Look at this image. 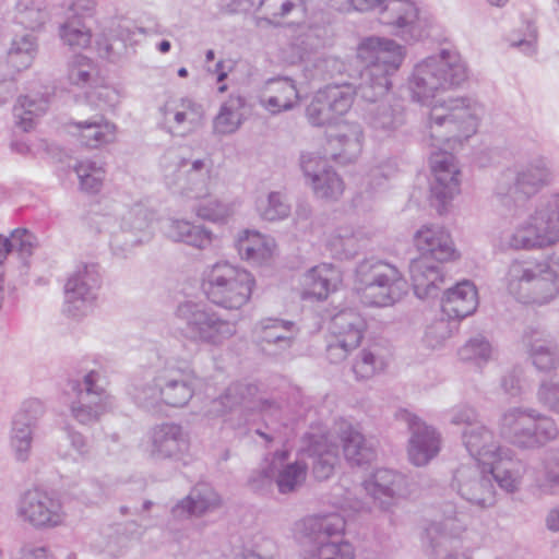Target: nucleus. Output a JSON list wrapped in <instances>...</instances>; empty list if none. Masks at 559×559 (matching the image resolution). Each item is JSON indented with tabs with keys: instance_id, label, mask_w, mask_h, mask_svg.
I'll use <instances>...</instances> for the list:
<instances>
[{
	"instance_id": "14",
	"label": "nucleus",
	"mask_w": 559,
	"mask_h": 559,
	"mask_svg": "<svg viewBox=\"0 0 559 559\" xmlns=\"http://www.w3.org/2000/svg\"><path fill=\"white\" fill-rule=\"evenodd\" d=\"M362 319L354 311H342L331 322L326 358L332 364L345 360L362 337Z\"/></svg>"
},
{
	"instance_id": "48",
	"label": "nucleus",
	"mask_w": 559,
	"mask_h": 559,
	"mask_svg": "<svg viewBox=\"0 0 559 559\" xmlns=\"http://www.w3.org/2000/svg\"><path fill=\"white\" fill-rule=\"evenodd\" d=\"M19 559H53L52 555L44 547L29 546L21 550Z\"/></svg>"
},
{
	"instance_id": "39",
	"label": "nucleus",
	"mask_w": 559,
	"mask_h": 559,
	"mask_svg": "<svg viewBox=\"0 0 559 559\" xmlns=\"http://www.w3.org/2000/svg\"><path fill=\"white\" fill-rule=\"evenodd\" d=\"M257 210L263 219L277 221L288 215L289 205L281 194L271 193L258 199Z\"/></svg>"
},
{
	"instance_id": "25",
	"label": "nucleus",
	"mask_w": 559,
	"mask_h": 559,
	"mask_svg": "<svg viewBox=\"0 0 559 559\" xmlns=\"http://www.w3.org/2000/svg\"><path fill=\"white\" fill-rule=\"evenodd\" d=\"M188 438L176 425H165L153 432L151 455L154 459H176L188 450Z\"/></svg>"
},
{
	"instance_id": "10",
	"label": "nucleus",
	"mask_w": 559,
	"mask_h": 559,
	"mask_svg": "<svg viewBox=\"0 0 559 559\" xmlns=\"http://www.w3.org/2000/svg\"><path fill=\"white\" fill-rule=\"evenodd\" d=\"M15 514L35 528H55L64 524L67 514L61 502L44 490L33 488L17 499Z\"/></svg>"
},
{
	"instance_id": "45",
	"label": "nucleus",
	"mask_w": 559,
	"mask_h": 559,
	"mask_svg": "<svg viewBox=\"0 0 559 559\" xmlns=\"http://www.w3.org/2000/svg\"><path fill=\"white\" fill-rule=\"evenodd\" d=\"M93 66L85 57L78 58L70 68L69 79L75 85H82L88 81Z\"/></svg>"
},
{
	"instance_id": "20",
	"label": "nucleus",
	"mask_w": 559,
	"mask_h": 559,
	"mask_svg": "<svg viewBox=\"0 0 559 559\" xmlns=\"http://www.w3.org/2000/svg\"><path fill=\"white\" fill-rule=\"evenodd\" d=\"M342 282V274L335 266L322 263L307 271L301 277V289L306 297L326 299Z\"/></svg>"
},
{
	"instance_id": "55",
	"label": "nucleus",
	"mask_w": 559,
	"mask_h": 559,
	"mask_svg": "<svg viewBox=\"0 0 559 559\" xmlns=\"http://www.w3.org/2000/svg\"><path fill=\"white\" fill-rule=\"evenodd\" d=\"M218 81H223L224 78L227 75V73L225 71H223L225 68H226V64L225 62H221L218 63ZM227 68H229V66H227Z\"/></svg>"
},
{
	"instance_id": "33",
	"label": "nucleus",
	"mask_w": 559,
	"mask_h": 559,
	"mask_svg": "<svg viewBox=\"0 0 559 559\" xmlns=\"http://www.w3.org/2000/svg\"><path fill=\"white\" fill-rule=\"evenodd\" d=\"M417 20V9L411 0H390L381 22L399 27H411Z\"/></svg>"
},
{
	"instance_id": "28",
	"label": "nucleus",
	"mask_w": 559,
	"mask_h": 559,
	"mask_svg": "<svg viewBox=\"0 0 559 559\" xmlns=\"http://www.w3.org/2000/svg\"><path fill=\"white\" fill-rule=\"evenodd\" d=\"M297 100L296 86L287 79L267 82L260 96L261 106L273 115L292 109Z\"/></svg>"
},
{
	"instance_id": "40",
	"label": "nucleus",
	"mask_w": 559,
	"mask_h": 559,
	"mask_svg": "<svg viewBox=\"0 0 559 559\" xmlns=\"http://www.w3.org/2000/svg\"><path fill=\"white\" fill-rule=\"evenodd\" d=\"M82 189L97 192L104 182L105 170L100 165L91 160L81 162L75 168Z\"/></svg>"
},
{
	"instance_id": "12",
	"label": "nucleus",
	"mask_w": 559,
	"mask_h": 559,
	"mask_svg": "<svg viewBox=\"0 0 559 559\" xmlns=\"http://www.w3.org/2000/svg\"><path fill=\"white\" fill-rule=\"evenodd\" d=\"M205 119L201 104L189 98H169L158 106L157 123L167 133L186 136L200 129Z\"/></svg>"
},
{
	"instance_id": "63",
	"label": "nucleus",
	"mask_w": 559,
	"mask_h": 559,
	"mask_svg": "<svg viewBox=\"0 0 559 559\" xmlns=\"http://www.w3.org/2000/svg\"><path fill=\"white\" fill-rule=\"evenodd\" d=\"M0 559H3L2 550L0 549Z\"/></svg>"
},
{
	"instance_id": "49",
	"label": "nucleus",
	"mask_w": 559,
	"mask_h": 559,
	"mask_svg": "<svg viewBox=\"0 0 559 559\" xmlns=\"http://www.w3.org/2000/svg\"><path fill=\"white\" fill-rule=\"evenodd\" d=\"M437 329L431 328L429 331L426 332L425 341L428 346L430 347H438L442 344V342L449 337L450 331H444L440 336L437 337L436 335Z\"/></svg>"
},
{
	"instance_id": "29",
	"label": "nucleus",
	"mask_w": 559,
	"mask_h": 559,
	"mask_svg": "<svg viewBox=\"0 0 559 559\" xmlns=\"http://www.w3.org/2000/svg\"><path fill=\"white\" fill-rule=\"evenodd\" d=\"M304 559H356L354 546L320 535L316 540H301Z\"/></svg>"
},
{
	"instance_id": "62",
	"label": "nucleus",
	"mask_w": 559,
	"mask_h": 559,
	"mask_svg": "<svg viewBox=\"0 0 559 559\" xmlns=\"http://www.w3.org/2000/svg\"><path fill=\"white\" fill-rule=\"evenodd\" d=\"M219 92H224L226 90V86L225 85H222L218 87Z\"/></svg>"
},
{
	"instance_id": "6",
	"label": "nucleus",
	"mask_w": 559,
	"mask_h": 559,
	"mask_svg": "<svg viewBox=\"0 0 559 559\" xmlns=\"http://www.w3.org/2000/svg\"><path fill=\"white\" fill-rule=\"evenodd\" d=\"M357 277V289L362 299L373 306H391L402 299L408 289L399 270L389 264H361Z\"/></svg>"
},
{
	"instance_id": "32",
	"label": "nucleus",
	"mask_w": 559,
	"mask_h": 559,
	"mask_svg": "<svg viewBox=\"0 0 559 559\" xmlns=\"http://www.w3.org/2000/svg\"><path fill=\"white\" fill-rule=\"evenodd\" d=\"M247 112L246 100L240 96L229 97L221 107L214 119L213 128L218 134L235 132Z\"/></svg>"
},
{
	"instance_id": "7",
	"label": "nucleus",
	"mask_w": 559,
	"mask_h": 559,
	"mask_svg": "<svg viewBox=\"0 0 559 559\" xmlns=\"http://www.w3.org/2000/svg\"><path fill=\"white\" fill-rule=\"evenodd\" d=\"M507 281L510 293L522 299L546 302L558 294L557 276L544 264L515 262L509 269Z\"/></svg>"
},
{
	"instance_id": "9",
	"label": "nucleus",
	"mask_w": 559,
	"mask_h": 559,
	"mask_svg": "<svg viewBox=\"0 0 559 559\" xmlns=\"http://www.w3.org/2000/svg\"><path fill=\"white\" fill-rule=\"evenodd\" d=\"M307 477V465L300 460L292 461L286 451H280L263 460L255 467L249 483L255 489L270 487L274 481L281 492L287 493L300 487Z\"/></svg>"
},
{
	"instance_id": "56",
	"label": "nucleus",
	"mask_w": 559,
	"mask_h": 559,
	"mask_svg": "<svg viewBox=\"0 0 559 559\" xmlns=\"http://www.w3.org/2000/svg\"><path fill=\"white\" fill-rule=\"evenodd\" d=\"M551 483H552V487L556 489V490H559V471L557 473H554L551 475V478H550Z\"/></svg>"
},
{
	"instance_id": "50",
	"label": "nucleus",
	"mask_w": 559,
	"mask_h": 559,
	"mask_svg": "<svg viewBox=\"0 0 559 559\" xmlns=\"http://www.w3.org/2000/svg\"><path fill=\"white\" fill-rule=\"evenodd\" d=\"M354 9L369 11L381 5L385 0H348Z\"/></svg>"
},
{
	"instance_id": "24",
	"label": "nucleus",
	"mask_w": 559,
	"mask_h": 559,
	"mask_svg": "<svg viewBox=\"0 0 559 559\" xmlns=\"http://www.w3.org/2000/svg\"><path fill=\"white\" fill-rule=\"evenodd\" d=\"M261 19L276 26H290L301 23L306 17L302 0H262Z\"/></svg>"
},
{
	"instance_id": "30",
	"label": "nucleus",
	"mask_w": 559,
	"mask_h": 559,
	"mask_svg": "<svg viewBox=\"0 0 559 559\" xmlns=\"http://www.w3.org/2000/svg\"><path fill=\"white\" fill-rule=\"evenodd\" d=\"M74 128L73 133L81 142L93 147L112 142L117 134L116 124L100 116L79 122Z\"/></svg>"
},
{
	"instance_id": "37",
	"label": "nucleus",
	"mask_w": 559,
	"mask_h": 559,
	"mask_svg": "<svg viewBox=\"0 0 559 559\" xmlns=\"http://www.w3.org/2000/svg\"><path fill=\"white\" fill-rule=\"evenodd\" d=\"M397 476L389 469H377L364 481L365 489L377 500L391 497Z\"/></svg>"
},
{
	"instance_id": "35",
	"label": "nucleus",
	"mask_w": 559,
	"mask_h": 559,
	"mask_svg": "<svg viewBox=\"0 0 559 559\" xmlns=\"http://www.w3.org/2000/svg\"><path fill=\"white\" fill-rule=\"evenodd\" d=\"M497 462L495 463V479L503 489L512 491L516 488L521 479L520 468L508 455L502 452L497 443Z\"/></svg>"
},
{
	"instance_id": "22",
	"label": "nucleus",
	"mask_w": 559,
	"mask_h": 559,
	"mask_svg": "<svg viewBox=\"0 0 559 559\" xmlns=\"http://www.w3.org/2000/svg\"><path fill=\"white\" fill-rule=\"evenodd\" d=\"M221 506L222 498L213 488L198 486L174 506L173 513L178 519L199 518L217 510Z\"/></svg>"
},
{
	"instance_id": "57",
	"label": "nucleus",
	"mask_w": 559,
	"mask_h": 559,
	"mask_svg": "<svg viewBox=\"0 0 559 559\" xmlns=\"http://www.w3.org/2000/svg\"><path fill=\"white\" fill-rule=\"evenodd\" d=\"M169 48H170V44H169V41L164 40V41H162V43L159 44V50H160L162 52H167V51L169 50Z\"/></svg>"
},
{
	"instance_id": "47",
	"label": "nucleus",
	"mask_w": 559,
	"mask_h": 559,
	"mask_svg": "<svg viewBox=\"0 0 559 559\" xmlns=\"http://www.w3.org/2000/svg\"><path fill=\"white\" fill-rule=\"evenodd\" d=\"M538 396L543 403L550 408L559 412V384L548 383L543 384L539 389Z\"/></svg>"
},
{
	"instance_id": "19",
	"label": "nucleus",
	"mask_w": 559,
	"mask_h": 559,
	"mask_svg": "<svg viewBox=\"0 0 559 559\" xmlns=\"http://www.w3.org/2000/svg\"><path fill=\"white\" fill-rule=\"evenodd\" d=\"M239 257L257 266L267 265L276 254L275 240L258 230H240L235 240Z\"/></svg>"
},
{
	"instance_id": "23",
	"label": "nucleus",
	"mask_w": 559,
	"mask_h": 559,
	"mask_svg": "<svg viewBox=\"0 0 559 559\" xmlns=\"http://www.w3.org/2000/svg\"><path fill=\"white\" fill-rule=\"evenodd\" d=\"M439 450L440 437L437 431L425 423H415L407 448L409 460L415 465L423 466L432 460Z\"/></svg>"
},
{
	"instance_id": "54",
	"label": "nucleus",
	"mask_w": 559,
	"mask_h": 559,
	"mask_svg": "<svg viewBox=\"0 0 559 559\" xmlns=\"http://www.w3.org/2000/svg\"><path fill=\"white\" fill-rule=\"evenodd\" d=\"M444 559H474L473 554L469 550H454L453 554L447 556Z\"/></svg>"
},
{
	"instance_id": "1",
	"label": "nucleus",
	"mask_w": 559,
	"mask_h": 559,
	"mask_svg": "<svg viewBox=\"0 0 559 559\" xmlns=\"http://www.w3.org/2000/svg\"><path fill=\"white\" fill-rule=\"evenodd\" d=\"M465 68L427 61L416 67L413 78L415 96L430 106L428 138L433 150L430 156L431 195L447 204L461 192V166L452 153L474 136L480 127L481 110L471 99L447 95L463 82Z\"/></svg>"
},
{
	"instance_id": "2",
	"label": "nucleus",
	"mask_w": 559,
	"mask_h": 559,
	"mask_svg": "<svg viewBox=\"0 0 559 559\" xmlns=\"http://www.w3.org/2000/svg\"><path fill=\"white\" fill-rule=\"evenodd\" d=\"M468 414L453 418L454 424L467 423L464 432V445L473 459V464L461 466L455 473L461 493L471 500L485 502L493 492L495 463L497 462V441L484 426L472 424Z\"/></svg>"
},
{
	"instance_id": "34",
	"label": "nucleus",
	"mask_w": 559,
	"mask_h": 559,
	"mask_svg": "<svg viewBox=\"0 0 559 559\" xmlns=\"http://www.w3.org/2000/svg\"><path fill=\"white\" fill-rule=\"evenodd\" d=\"M47 104L41 98L21 96L14 106V117L24 130H28L33 128L36 119L45 112Z\"/></svg>"
},
{
	"instance_id": "17",
	"label": "nucleus",
	"mask_w": 559,
	"mask_h": 559,
	"mask_svg": "<svg viewBox=\"0 0 559 559\" xmlns=\"http://www.w3.org/2000/svg\"><path fill=\"white\" fill-rule=\"evenodd\" d=\"M187 197L193 202L191 206L195 216L201 219L224 223L233 214L231 204L218 198L204 179L195 180Z\"/></svg>"
},
{
	"instance_id": "13",
	"label": "nucleus",
	"mask_w": 559,
	"mask_h": 559,
	"mask_svg": "<svg viewBox=\"0 0 559 559\" xmlns=\"http://www.w3.org/2000/svg\"><path fill=\"white\" fill-rule=\"evenodd\" d=\"M177 316L191 328L192 336L203 343L221 345L236 333L233 322L209 313L192 302L180 305Z\"/></svg>"
},
{
	"instance_id": "46",
	"label": "nucleus",
	"mask_w": 559,
	"mask_h": 559,
	"mask_svg": "<svg viewBox=\"0 0 559 559\" xmlns=\"http://www.w3.org/2000/svg\"><path fill=\"white\" fill-rule=\"evenodd\" d=\"M31 430L28 427L14 431L11 444L15 451L17 460L24 461L27 457L28 451L31 449Z\"/></svg>"
},
{
	"instance_id": "21",
	"label": "nucleus",
	"mask_w": 559,
	"mask_h": 559,
	"mask_svg": "<svg viewBox=\"0 0 559 559\" xmlns=\"http://www.w3.org/2000/svg\"><path fill=\"white\" fill-rule=\"evenodd\" d=\"M97 300V288L86 276L71 277L66 284V312L71 317H82L92 311Z\"/></svg>"
},
{
	"instance_id": "43",
	"label": "nucleus",
	"mask_w": 559,
	"mask_h": 559,
	"mask_svg": "<svg viewBox=\"0 0 559 559\" xmlns=\"http://www.w3.org/2000/svg\"><path fill=\"white\" fill-rule=\"evenodd\" d=\"M386 366L385 359L373 352H364L355 365V372L362 378H369Z\"/></svg>"
},
{
	"instance_id": "52",
	"label": "nucleus",
	"mask_w": 559,
	"mask_h": 559,
	"mask_svg": "<svg viewBox=\"0 0 559 559\" xmlns=\"http://www.w3.org/2000/svg\"><path fill=\"white\" fill-rule=\"evenodd\" d=\"M11 251L10 239L8 236L0 234V265L4 262L7 255Z\"/></svg>"
},
{
	"instance_id": "44",
	"label": "nucleus",
	"mask_w": 559,
	"mask_h": 559,
	"mask_svg": "<svg viewBox=\"0 0 559 559\" xmlns=\"http://www.w3.org/2000/svg\"><path fill=\"white\" fill-rule=\"evenodd\" d=\"M12 250H17L22 257L31 254L35 237L25 228H16L8 236Z\"/></svg>"
},
{
	"instance_id": "27",
	"label": "nucleus",
	"mask_w": 559,
	"mask_h": 559,
	"mask_svg": "<svg viewBox=\"0 0 559 559\" xmlns=\"http://www.w3.org/2000/svg\"><path fill=\"white\" fill-rule=\"evenodd\" d=\"M350 105V99L344 96L337 87H329L319 93L307 107V116L314 124H321L332 119V112L342 115Z\"/></svg>"
},
{
	"instance_id": "36",
	"label": "nucleus",
	"mask_w": 559,
	"mask_h": 559,
	"mask_svg": "<svg viewBox=\"0 0 559 559\" xmlns=\"http://www.w3.org/2000/svg\"><path fill=\"white\" fill-rule=\"evenodd\" d=\"M260 337L266 343L281 344L283 347L289 346L295 334L294 324L282 320H263L260 323Z\"/></svg>"
},
{
	"instance_id": "60",
	"label": "nucleus",
	"mask_w": 559,
	"mask_h": 559,
	"mask_svg": "<svg viewBox=\"0 0 559 559\" xmlns=\"http://www.w3.org/2000/svg\"><path fill=\"white\" fill-rule=\"evenodd\" d=\"M334 521H335V531H336V530H338L341 527L342 520H341V518L335 515Z\"/></svg>"
},
{
	"instance_id": "16",
	"label": "nucleus",
	"mask_w": 559,
	"mask_h": 559,
	"mask_svg": "<svg viewBox=\"0 0 559 559\" xmlns=\"http://www.w3.org/2000/svg\"><path fill=\"white\" fill-rule=\"evenodd\" d=\"M84 392L71 405L72 416L81 424L97 420L110 406V396L102 383L98 371H90L83 380Z\"/></svg>"
},
{
	"instance_id": "38",
	"label": "nucleus",
	"mask_w": 559,
	"mask_h": 559,
	"mask_svg": "<svg viewBox=\"0 0 559 559\" xmlns=\"http://www.w3.org/2000/svg\"><path fill=\"white\" fill-rule=\"evenodd\" d=\"M35 49L36 45L32 37L15 38L9 50V62L17 70L26 69L33 62Z\"/></svg>"
},
{
	"instance_id": "8",
	"label": "nucleus",
	"mask_w": 559,
	"mask_h": 559,
	"mask_svg": "<svg viewBox=\"0 0 559 559\" xmlns=\"http://www.w3.org/2000/svg\"><path fill=\"white\" fill-rule=\"evenodd\" d=\"M500 430L512 443L523 448L540 445L557 435L551 419L522 408L506 412L500 421Z\"/></svg>"
},
{
	"instance_id": "41",
	"label": "nucleus",
	"mask_w": 559,
	"mask_h": 559,
	"mask_svg": "<svg viewBox=\"0 0 559 559\" xmlns=\"http://www.w3.org/2000/svg\"><path fill=\"white\" fill-rule=\"evenodd\" d=\"M160 393L164 400L174 406L185 405L192 396L191 388L179 380H169L162 389Z\"/></svg>"
},
{
	"instance_id": "58",
	"label": "nucleus",
	"mask_w": 559,
	"mask_h": 559,
	"mask_svg": "<svg viewBox=\"0 0 559 559\" xmlns=\"http://www.w3.org/2000/svg\"><path fill=\"white\" fill-rule=\"evenodd\" d=\"M491 5L496 7H502L509 0H488Z\"/></svg>"
},
{
	"instance_id": "5",
	"label": "nucleus",
	"mask_w": 559,
	"mask_h": 559,
	"mask_svg": "<svg viewBox=\"0 0 559 559\" xmlns=\"http://www.w3.org/2000/svg\"><path fill=\"white\" fill-rule=\"evenodd\" d=\"M253 286L254 278L247 270L222 263L212 267L203 290L213 304L238 310L249 301Z\"/></svg>"
},
{
	"instance_id": "11",
	"label": "nucleus",
	"mask_w": 559,
	"mask_h": 559,
	"mask_svg": "<svg viewBox=\"0 0 559 559\" xmlns=\"http://www.w3.org/2000/svg\"><path fill=\"white\" fill-rule=\"evenodd\" d=\"M559 240V205L546 202L515 229L512 243L515 247H542Z\"/></svg>"
},
{
	"instance_id": "51",
	"label": "nucleus",
	"mask_w": 559,
	"mask_h": 559,
	"mask_svg": "<svg viewBox=\"0 0 559 559\" xmlns=\"http://www.w3.org/2000/svg\"><path fill=\"white\" fill-rule=\"evenodd\" d=\"M545 523L549 531L559 532V506L549 510Z\"/></svg>"
},
{
	"instance_id": "61",
	"label": "nucleus",
	"mask_w": 559,
	"mask_h": 559,
	"mask_svg": "<svg viewBox=\"0 0 559 559\" xmlns=\"http://www.w3.org/2000/svg\"><path fill=\"white\" fill-rule=\"evenodd\" d=\"M247 559H272L271 557H259V556H250Z\"/></svg>"
},
{
	"instance_id": "18",
	"label": "nucleus",
	"mask_w": 559,
	"mask_h": 559,
	"mask_svg": "<svg viewBox=\"0 0 559 559\" xmlns=\"http://www.w3.org/2000/svg\"><path fill=\"white\" fill-rule=\"evenodd\" d=\"M301 167L318 199L331 201L342 195L343 181L335 171L328 167L324 160L317 157H305Z\"/></svg>"
},
{
	"instance_id": "59",
	"label": "nucleus",
	"mask_w": 559,
	"mask_h": 559,
	"mask_svg": "<svg viewBox=\"0 0 559 559\" xmlns=\"http://www.w3.org/2000/svg\"><path fill=\"white\" fill-rule=\"evenodd\" d=\"M178 75H179L180 78H186V76L188 75V71H187V69H186V68H180V69L178 70Z\"/></svg>"
},
{
	"instance_id": "26",
	"label": "nucleus",
	"mask_w": 559,
	"mask_h": 559,
	"mask_svg": "<svg viewBox=\"0 0 559 559\" xmlns=\"http://www.w3.org/2000/svg\"><path fill=\"white\" fill-rule=\"evenodd\" d=\"M478 305L476 287L462 282L449 288L442 297V312L450 319H460L472 314Z\"/></svg>"
},
{
	"instance_id": "15",
	"label": "nucleus",
	"mask_w": 559,
	"mask_h": 559,
	"mask_svg": "<svg viewBox=\"0 0 559 559\" xmlns=\"http://www.w3.org/2000/svg\"><path fill=\"white\" fill-rule=\"evenodd\" d=\"M359 52L362 57L370 55L377 60V64H374L368 72L369 76L376 74L380 67L383 68L381 73L377 76L374 86H371L374 90V93L370 96L364 94L366 97L372 100L377 96L382 95L388 90L386 75L390 72L399 69L403 62L405 51L401 45L392 40L368 38L361 44Z\"/></svg>"
},
{
	"instance_id": "31",
	"label": "nucleus",
	"mask_w": 559,
	"mask_h": 559,
	"mask_svg": "<svg viewBox=\"0 0 559 559\" xmlns=\"http://www.w3.org/2000/svg\"><path fill=\"white\" fill-rule=\"evenodd\" d=\"M166 236L195 248H204L212 242V233L202 225L186 219H173L165 228Z\"/></svg>"
},
{
	"instance_id": "3",
	"label": "nucleus",
	"mask_w": 559,
	"mask_h": 559,
	"mask_svg": "<svg viewBox=\"0 0 559 559\" xmlns=\"http://www.w3.org/2000/svg\"><path fill=\"white\" fill-rule=\"evenodd\" d=\"M413 248L419 254L412 260L409 272L414 281L415 294L419 298L431 296L439 277L438 267L461 259L451 231L440 224H424L416 229L412 238Z\"/></svg>"
},
{
	"instance_id": "42",
	"label": "nucleus",
	"mask_w": 559,
	"mask_h": 559,
	"mask_svg": "<svg viewBox=\"0 0 559 559\" xmlns=\"http://www.w3.org/2000/svg\"><path fill=\"white\" fill-rule=\"evenodd\" d=\"M61 38L69 46L83 48L90 44L91 34L80 21H70L62 26Z\"/></svg>"
},
{
	"instance_id": "53",
	"label": "nucleus",
	"mask_w": 559,
	"mask_h": 559,
	"mask_svg": "<svg viewBox=\"0 0 559 559\" xmlns=\"http://www.w3.org/2000/svg\"><path fill=\"white\" fill-rule=\"evenodd\" d=\"M545 357L546 355H544L543 353H536L534 356V364L539 368H547L555 364V360L552 358H550L549 361H546Z\"/></svg>"
},
{
	"instance_id": "4",
	"label": "nucleus",
	"mask_w": 559,
	"mask_h": 559,
	"mask_svg": "<svg viewBox=\"0 0 559 559\" xmlns=\"http://www.w3.org/2000/svg\"><path fill=\"white\" fill-rule=\"evenodd\" d=\"M338 440L343 444V451L347 460L360 463L369 455L365 438L352 427L344 429L340 437L333 432L309 437L302 451L314 457L313 474L320 480L329 478L334 471Z\"/></svg>"
}]
</instances>
